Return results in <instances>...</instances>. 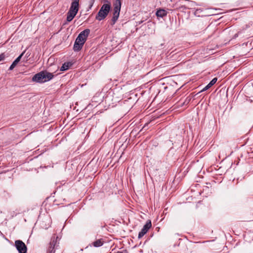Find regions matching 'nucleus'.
<instances>
[{
  "label": "nucleus",
  "mask_w": 253,
  "mask_h": 253,
  "mask_svg": "<svg viewBox=\"0 0 253 253\" xmlns=\"http://www.w3.org/2000/svg\"><path fill=\"white\" fill-rule=\"evenodd\" d=\"M104 1L105 3L102 5L95 17L96 19L98 21L104 19L111 9V3L107 0H104Z\"/></svg>",
  "instance_id": "nucleus-3"
},
{
  "label": "nucleus",
  "mask_w": 253,
  "mask_h": 253,
  "mask_svg": "<svg viewBox=\"0 0 253 253\" xmlns=\"http://www.w3.org/2000/svg\"><path fill=\"white\" fill-rule=\"evenodd\" d=\"M93 1L91 2L90 4V6H89V8L90 9L92 7V6L93 5Z\"/></svg>",
  "instance_id": "nucleus-15"
},
{
  "label": "nucleus",
  "mask_w": 253,
  "mask_h": 253,
  "mask_svg": "<svg viewBox=\"0 0 253 253\" xmlns=\"http://www.w3.org/2000/svg\"><path fill=\"white\" fill-rule=\"evenodd\" d=\"M121 7V2L120 0H116L114 4V9L113 13V17L111 20V24L114 25L117 21L119 15Z\"/></svg>",
  "instance_id": "nucleus-5"
},
{
  "label": "nucleus",
  "mask_w": 253,
  "mask_h": 253,
  "mask_svg": "<svg viewBox=\"0 0 253 253\" xmlns=\"http://www.w3.org/2000/svg\"><path fill=\"white\" fill-rule=\"evenodd\" d=\"M80 0H73L67 14V22H71L77 15L79 10Z\"/></svg>",
  "instance_id": "nucleus-4"
},
{
  "label": "nucleus",
  "mask_w": 253,
  "mask_h": 253,
  "mask_svg": "<svg viewBox=\"0 0 253 253\" xmlns=\"http://www.w3.org/2000/svg\"><path fill=\"white\" fill-rule=\"evenodd\" d=\"M167 15L166 11L164 9H160L156 12V15L158 17H163Z\"/></svg>",
  "instance_id": "nucleus-13"
},
{
  "label": "nucleus",
  "mask_w": 253,
  "mask_h": 253,
  "mask_svg": "<svg viewBox=\"0 0 253 253\" xmlns=\"http://www.w3.org/2000/svg\"><path fill=\"white\" fill-rule=\"evenodd\" d=\"M104 241L102 239H98L93 242V245L95 247H99L103 245Z\"/></svg>",
  "instance_id": "nucleus-12"
},
{
  "label": "nucleus",
  "mask_w": 253,
  "mask_h": 253,
  "mask_svg": "<svg viewBox=\"0 0 253 253\" xmlns=\"http://www.w3.org/2000/svg\"><path fill=\"white\" fill-rule=\"evenodd\" d=\"M152 224L150 220H148L146 224L143 226L141 230L138 234V238H141L148 231V230L151 227Z\"/></svg>",
  "instance_id": "nucleus-6"
},
{
  "label": "nucleus",
  "mask_w": 253,
  "mask_h": 253,
  "mask_svg": "<svg viewBox=\"0 0 253 253\" xmlns=\"http://www.w3.org/2000/svg\"><path fill=\"white\" fill-rule=\"evenodd\" d=\"M72 65V63L68 62L64 63L60 68V71H64L67 70Z\"/></svg>",
  "instance_id": "nucleus-10"
},
{
  "label": "nucleus",
  "mask_w": 253,
  "mask_h": 253,
  "mask_svg": "<svg viewBox=\"0 0 253 253\" xmlns=\"http://www.w3.org/2000/svg\"><path fill=\"white\" fill-rule=\"evenodd\" d=\"M89 33L90 30L88 29L81 32L75 41L73 47L74 51H78L81 49Z\"/></svg>",
  "instance_id": "nucleus-1"
},
{
  "label": "nucleus",
  "mask_w": 253,
  "mask_h": 253,
  "mask_svg": "<svg viewBox=\"0 0 253 253\" xmlns=\"http://www.w3.org/2000/svg\"><path fill=\"white\" fill-rule=\"evenodd\" d=\"M15 246L19 253H26L27 247L22 241L20 240L16 241Z\"/></svg>",
  "instance_id": "nucleus-7"
},
{
  "label": "nucleus",
  "mask_w": 253,
  "mask_h": 253,
  "mask_svg": "<svg viewBox=\"0 0 253 253\" xmlns=\"http://www.w3.org/2000/svg\"><path fill=\"white\" fill-rule=\"evenodd\" d=\"M53 77L52 73L46 71H42L35 74L32 78L33 82L43 83L51 80Z\"/></svg>",
  "instance_id": "nucleus-2"
},
{
  "label": "nucleus",
  "mask_w": 253,
  "mask_h": 253,
  "mask_svg": "<svg viewBox=\"0 0 253 253\" xmlns=\"http://www.w3.org/2000/svg\"><path fill=\"white\" fill-rule=\"evenodd\" d=\"M25 51L23 52L12 63V64L10 65L9 69L10 70H12L15 66L17 65L18 63L21 60L22 57L23 56V54H24Z\"/></svg>",
  "instance_id": "nucleus-8"
},
{
  "label": "nucleus",
  "mask_w": 253,
  "mask_h": 253,
  "mask_svg": "<svg viewBox=\"0 0 253 253\" xmlns=\"http://www.w3.org/2000/svg\"><path fill=\"white\" fill-rule=\"evenodd\" d=\"M56 242L54 239L50 243V247L48 249L49 253H54V247L55 246Z\"/></svg>",
  "instance_id": "nucleus-11"
},
{
  "label": "nucleus",
  "mask_w": 253,
  "mask_h": 253,
  "mask_svg": "<svg viewBox=\"0 0 253 253\" xmlns=\"http://www.w3.org/2000/svg\"><path fill=\"white\" fill-rule=\"evenodd\" d=\"M217 78H213L210 82V83L207 84L203 89H202V91H206L207 90H208L209 88H210V87H211L214 84H215V83L217 81Z\"/></svg>",
  "instance_id": "nucleus-9"
},
{
  "label": "nucleus",
  "mask_w": 253,
  "mask_h": 253,
  "mask_svg": "<svg viewBox=\"0 0 253 253\" xmlns=\"http://www.w3.org/2000/svg\"><path fill=\"white\" fill-rule=\"evenodd\" d=\"M5 58V55L4 54H1L0 55V61H3Z\"/></svg>",
  "instance_id": "nucleus-14"
}]
</instances>
